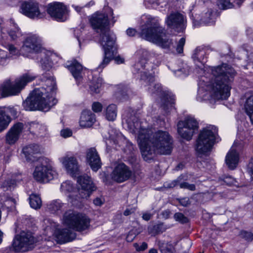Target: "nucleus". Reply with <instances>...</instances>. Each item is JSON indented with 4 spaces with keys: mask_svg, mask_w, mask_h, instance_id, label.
Segmentation results:
<instances>
[{
    "mask_svg": "<svg viewBox=\"0 0 253 253\" xmlns=\"http://www.w3.org/2000/svg\"><path fill=\"white\" fill-rule=\"evenodd\" d=\"M240 236L241 238L247 242H251L253 240V234L250 232L242 231L240 233Z\"/></svg>",
    "mask_w": 253,
    "mask_h": 253,
    "instance_id": "nucleus-45",
    "label": "nucleus"
},
{
    "mask_svg": "<svg viewBox=\"0 0 253 253\" xmlns=\"http://www.w3.org/2000/svg\"><path fill=\"white\" fill-rule=\"evenodd\" d=\"M135 238V236H132L131 232H130L127 235L126 239L128 242H131Z\"/></svg>",
    "mask_w": 253,
    "mask_h": 253,
    "instance_id": "nucleus-62",
    "label": "nucleus"
},
{
    "mask_svg": "<svg viewBox=\"0 0 253 253\" xmlns=\"http://www.w3.org/2000/svg\"><path fill=\"white\" fill-rule=\"evenodd\" d=\"M198 128V123L192 117H188L184 121H180L177 124V131L181 137L190 140Z\"/></svg>",
    "mask_w": 253,
    "mask_h": 253,
    "instance_id": "nucleus-12",
    "label": "nucleus"
},
{
    "mask_svg": "<svg viewBox=\"0 0 253 253\" xmlns=\"http://www.w3.org/2000/svg\"><path fill=\"white\" fill-rule=\"evenodd\" d=\"M61 135L64 137L67 138L71 136L72 135V131L69 129H62L60 132Z\"/></svg>",
    "mask_w": 253,
    "mask_h": 253,
    "instance_id": "nucleus-52",
    "label": "nucleus"
},
{
    "mask_svg": "<svg viewBox=\"0 0 253 253\" xmlns=\"http://www.w3.org/2000/svg\"><path fill=\"white\" fill-rule=\"evenodd\" d=\"M6 22H7V21ZM6 23H6V26H8L9 25H6ZM5 24V23L4 19L2 18H0V33H1V38L2 40H3L4 35H5V33L4 31V27L3 26V25H4Z\"/></svg>",
    "mask_w": 253,
    "mask_h": 253,
    "instance_id": "nucleus-51",
    "label": "nucleus"
},
{
    "mask_svg": "<svg viewBox=\"0 0 253 253\" xmlns=\"http://www.w3.org/2000/svg\"><path fill=\"white\" fill-rule=\"evenodd\" d=\"M180 203L181 205L186 207L190 204L189 199L187 198L181 199L180 200Z\"/></svg>",
    "mask_w": 253,
    "mask_h": 253,
    "instance_id": "nucleus-61",
    "label": "nucleus"
},
{
    "mask_svg": "<svg viewBox=\"0 0 253 253\" xmlns=\"http://www.w3.org/2000/svg\"><path fill=\"white\" fill-rule=\"evenodd\" d=\"M10 121V117L4 111L0 110V132L7 128Z\"/></svg>",
    "mask_w": 253,
    "mask_h": 253,
    "instance_id": "nucleus-32",
    "label": "nucleus"
},
{
    "mask_svg": "<svg viewBox=\"0 0 253 253\" xmlns=\"http://www.w3.org/2000/svg\"><path fill=\"white\" fill-rule=\"evenodd\" d=\"M141 80H144L146 82L151 83H153V82L154 81V77L150 74L147 75L146 72H144L141 74Z\"/></svg>",
    "mask_w": 253,
    "mask_h": 253,
    "instance_id": "nucleus-47",
    "label": "nucleus"
},
{
    "mask_svg": "<svg viewBox=\"0 0 253 253\" xmlns=\"http://www.w3.org/2000/svg\"><path fill=\"white\" fill-rule=\"evenodd\" d=\"M225 162L228 167L231 169H233L237 167L239 162V154L233 147L227 154Z\"/></svg>",
    "mask_w": 253,
    "mask_h": 253,
    "instance_id": "nucleus-26",
    "label": "nucleus"
},
{
    "mask_svg": "<svg viewBox=\"0 0 253 253\" xmlns=\"http://www.w3.org/2000/svg\"><path fill=\"white\" fill-rule=\"evenodd\" d=\"M126 33L129 37H133L136 34L137 31L134 29L129 28L126 30Z\"/></svg>",
    "mask_w": 253,
    "mask_h": 253,
    "instance_id": "nucleus-57",
    "label": "nucleus"
},
{
    "mask_svg": "<svg viewBox=\"0 0 253 253\" xmlns=\"http://www.w3.org/2000/svg\"><path fill=\"white\" fill-rule=\"evenodd\" d=\"M129 131L137 135V141L142 156L146 161L151 160L156 154L169 155L172 149V138L168 132L158 130L153 133L146 128L135 117L127 121Z\"/></svg>",
    "mask_w": 253,
    "mask_h": 253,
    "instance_id": "nucleus-1",
    "label": "nucleus"
},
{
    "mask_svg": "<svg viewBox=\"0 0 253 253\" xmlns=\"http://www.w3.org/2000/svg\"><path fill=\"white\" fill-rule=\"evenodd\" d=\"M217 131V128L213 126H207L201 131L196 145V150L199 155L206 154L211 151Z\"/></svg>",
    "mask_w": 253,
    "mask_h": 253,
    "instance_id": "nucleus-6",
    "label": "nucleus"
},
{
    "mask_svg": "<svg viewBox=\"0 0 253 253\" xmlns=\"http://www.w3.org/2000/svg\"><path fill=\"white\" fill-rule=\"evenodd\" d=\"M59 161L67 172L73 176H76L79 172L80 166L76 157L66 155L59 158Z\"/></svg>",
    "mask_w": 253,
    "mask_h": 253,
    "instance_id": "nucleus-19",
    "label": "nucleus"
},
{
    "mask_svg": "<svg viewBox=\"0 0 253 253\" xmlns=\"http://www.w3.org/2000/svg\"><path fill=\"white\" fill-rule=\"evenodd\" d=\"M90 23L92 27L97 32L100 33V40L105 38L106 40V37H113L116 39L115 36L111 33L108 28V17L104 13H96L94 14L90 19Z\"/></svg>",
    "mask_w": 253,
    "mask_h": 253,
    "instance_id": "nucleus-10",
    "label": "nucleus"
},
{
    "mask_svg": "<svg viewBox=\"0 0 253 253\" xmlns=\"http://www.w3.org/2000/svg\"><path fill=\"white\" fill-rule=\"evenodd\" d=\"M65 67L71 72L77 81H80L81 80L83 67L76 60L67 61L65 64Z\"/></svg>",
    "mask_w": 253,
    "mask_h": 253,
    "instance_id": "nucleus-24",
    "label": "nucleus"
},
{
    "mask_svg": "<svg viewBox=\"0 0 253 253\" xmlns=\"http://www.w3.org/2000/svg\"><path fill=\"white\" fill-rule=\"evenodd\" d=\"M44 222L46 224V229H51L52 228L55 227L56 226V223L51 221L49 219H45Z\"/></svg>",
    "mask_w": 253,
    "mask_h": 253,
    "instance_id": "nucleus-53",
    "label": "nucleus"
},
{
    "mask_svg": "<svg viewBox=\"0 0 253 253\" xmlns=\"http://www.w3.org/2000/svg\"><path fill=\"white\" fill-rule=\"evenodd\" d=\"M30 205L32 208L34 209H40L42 205V202L39 196L36 194H32L29 197Z\"/></svg>",
    "mask_w": 253,
    "mask_h": 253,
    "instance_id": "nucleus-35",
    "label": "nucleus"
},
{
    "mask_svg": "<svg viewBox=\"0 0 253 253\" xmlns=\"http://www.w3.org/2000/svg\"><path fill=\"white\" fill-rule=\"evenodd\" d=\"M132 172L130 168L124 163L118 164L114 168L112 173V179L118 183L123 182L132 176Z\"/></svg>",
    "mask_w": 253,
    "mask_h": 253,
    "instance_id": "nucleus-18",
    "label": "nucleus"
},
{
    "mask_svg": "<svg viewBox=\"0 0 253 253\" xmlns=\"http://www.w3.org/2000/svg\"><path fill=\"white\" fill-rule=\"evenodd\" d=\"M78 190L80 197L84 199L89 197L95 188L91 178L86 174L77 177Z\"/></svg>",
    "mask_w": 253,
    "mask_h": 253,
    "instance_id": "nucleus-14",
    "label": "nucleus"
},
{
    "mask_svg": "<svg viewBox=\"0 0 253 253\" xmlns=\"http://www.w3.org/2000/svg\"><path fill=\"white\" fill-rule=\"evenodd\" d=\"M62 222L70 228L83 231L89 227L90 219L85 214L68 210L64 213Z\"/></svg>",
    "mask_w": 253,
    "mask_h": 253,
    "instance_id": "nucleus-7",
    "label": "nucleus"
},
{
    "mask_svg": "<svg viewBox=\"0 0 253 253\" xmlns=\"http://www.w3.org/2000/svg\"><path fill=\"white\" fill-rule=\"evenodd\" d=\"M93 203L96 206H101L103 204V201L100 198H96L93 200Z\"/></svg>",
    "mask_w": 253,
    "mask_h": 253,
    "instance_id": "nucleus-60",
    "label": "nucleus"
},
{
    "mask_svg": "<svg viewBox=\"0 0 253 253\" xmlns=\"http://www.w3.org/2000/svg\"><path fill=\"white\" fill-rule=\"evenodd\" d=\"M36 77V75L28 72L17 78L13 84L11 83L10 79H6L0 86V92L2 97L17 95L27 83L32 82Z\"/></svg>",
    "mask_w": 253,
    "mask_h": 253,
    "instance_id": "nucleus-5",
    "label": "nucleus"
},
{
    "mask_svg": "<svg viewBox=\"0 0 253 253\" xmlns=\"http://www.w3.org/2000/svg\"><path fill=\"white\" fill-rule=\"evenodd\" d=\"M6 23V25H10L11 27L9 28L8 33L12 40H15L21 36L22 34L20 29L18 28L13 20L11 19L7 21Z\"/></svg>",
    "mask_w": 253,
    "mask_h": 253,
    "instance_id": "nucleus-30",
    "label": "nucleus"
},
{
    "mask_svg": "<svg viewBox=\"0 0 253 253\" xmlns=\"http://www.w3.org/2000/svg\"><path fill=\"white\" fill-rule=\"evenodd\" d=\"M136 210L135 207H129L127 208L124 212V215L125 216H128L135 212Z\"/></svg>",
    "mask_w": 253,
    "mask_h": 253,
    "instance_id": "nucleus-55",
    "label": "nucleus"
},
{
    "mask_svg": "<svg viewBox=\"0 0 253 253\" xmlns=\"http://www.w3.org/2000/svg\"><path fill=\"white\" fill-rule=\"evenodd\" d=\"M139 36L163 48L168 49L172 44V41L167 37L165 29L157 21L147 22L141 26Z\"/></svg>",
    "mask_w": 253,
    "mask_h": 253,
    "instance_id": "nucleus-4",
    "label": "nucleus"
},
{
    "mask_svg": "<svg viewBox=\"0 0 253 253\" xmlns=\"http://www.w3.org/2000/svg\"><path fill=\"white\" fill-rule=\"evenodd\" d=\"M184 179V176L180 175L177 178L171 181L168 185L169 188H173L178 185H179L180 188L187 189L191 191H194L196 189L195 185L193 184H189L188 182H180Z\"/></svg>",
    "mask_w": 253,
    "mask_h": 253,
    "instance_id": "nucleus-28",
    "label": "nucleus"
},
{
    "mask_svg": "<svg viewBox=\"0 0 253 253\" xmlns=\"http://www.w3.org/2000/svg\"><path fill=\"white\" fill-rule=\"evenodd\" d=\"M33 176L38 182H47L57 176V172L53 169L52 162L47 158H43L36 166Z\"/></svg>",
    "mask_w": 253,
    "mask_h": 253,
    "instance_id": "nucleus-8",
    "label": "nucleus"
},
{
    "mask_svg": "<svg viewBox=\"0 0 253 253\" xmlns=\"http://www.w3.org/2000/svg\"><path fill=\"white\" fill-rule=\"evenodd\" d=\"M244 107L247 114L253 111V95L247 99Z\"/></svg>",
    "mask_w": 253,
    "mask_h": 253,
    "instance_id": "nucleus-43",
    "label": "nucleus"
},
{
    "mask_svg": "<svg viewBox=\"0 0 253 253\" xmlns=\"http://www.w3.org/2000/svg\"><path fill=\"white\" fill-rule=\"evenodd\" d=\"M42 49V40L41 37L37 34L27 35L23 42L20 51L24 54L29 53H38Z\"/></svg>",
    "mask_w": 253,
    "mask_h": 253,
    "instance_id": "nucleus-11",
    "label": "nucleus"
},
{
    "mask_svg": "<svg viewBox=\"0 0 253 253\" xmlns=\"http://www.w3.org/2000/svg\"><path fill=\"white\" fill-rule=\"evenodd\" d=\"M36 242L31 232L23 231L15 236L9 249L15 252H25L33 249Z\"/></svg>",
    "mask_w": 253,
    "mask_h": 253,
    "instance_id": "nucleus-9",
    "label": "nucleus"
},
{
    "mask_svg": "<svg viewBox=\"0 0 253 253\" xmlns=\"http://www.w3.org/2000/svg\"><path fill=\"white\" fill-rule=\"evenodd\" d=\"M102 108V105L100 102H94L92 104V109L95 113L101 112Z\"/></svg>",
    "mask_w": 253,
    "mask_h": 253,
    "instance_id": "nucleus-49",
    "label": "nucleus"
},
{
    "mask_svg": "<svg viewBox=\"0 0 253 253\" xmlns=\"http://www.w3.org/2000/svg\"><path fill=\"white\" fill-rule=\"evenodd\" d=\"M217 5L219 8L221 9H226L232 8L233 4L229 0H218Z\"/></svg>",
    "mask_w": 253,
    "mask_h": 253,
    "instance_id": "nucleus-42",
    "label": "nucleus"
},
{
    "mask_svg": "<svg viewBox=\"0 0 253 253\" xmlns=\"http://www.w3.org/2000/svg\"><path fill=\"white\" fill-rule=\"evenodd\" d=\"M29 129L31 133L39 135L42 133L44 128L38 123L32 122L29 124Z\"/></svg>",
    "mask_w": 253,
    "mask_h": 253,
    "instance_id": "nucleus-36",
    "label": "nucleus"
},
{
    "mask_svg": "<svg viewBox=\"0 0 253 253\" xmlns=\"http://www.w3.org/2000/svg\"><path fill=\"white\" fill-rule=\"evenodd\" d=\"M74 196L72 194H69L68 196V201L71 203L73 205H77L78 202L79 201V197H74Z\"/></svg>",
    "mask_w": 253,
    "mask_h": 253,
    "instance_id": "nucleus-54",
    "label": "nucleus"
},
{
    "mask_svg": "<svg viewBox=\"0 0 253 253\" xmlns=\"http://www.w3.org/2000/svg\"><path fill=\"white\" fill-rule=\"evenodd\" d=\"M9 56L7 52L0 49V66L7 64Z\"/></svg>",
    "mask_w": 253,
    "mask_h": 253,
    "instance_id": "nucleus-44",
    "label": "nucleus"
},
{
    "mask_svg": "<svg viewBox=\"0 0 253 253\" xmlns=\"http://www.w3.org/2000/svg\"><path fill=\"white\" fill-rule=\"evenodd\" d=\"M60 189L62 192L67 193L72 192L75 188L71 181H66L61 184Z\"/></svg>",
    "mask_w": 253,
    "mask_h": 253,
    "instance_id": "nucleus-39",
    "label": "nucleus"
},
{
    "mask_svg": "<svg viewBox=\"0 0 253 253\" xmlns=\"http://www.w3.org/2000/svg\"><path fill=\"white\" fill-rule=\"evenodd\" d=\"M96 121L95 115L90 110H84L81 115L80 126L83 128L91 126Z\"/></svg>",
    "mask_w": 253,
    "mask_h": 253,
    "instance_id": "nucleus-25",
    "label": "nucleus"
},
{
    "mask_svg": "<svg viewBox=\"0 0 253 253\" xmlns=\"http://www.w3.org/2000/svg\"><path fill=\"white\" fill-rule=\"evenodd\" d=\"M16 178L13 177L11 179H7L4 181L2 183V187L5 188L6 190H11L16 185L17 182H19L22 179V175L18 174Z\"/></svg>",
    "mask_w": 253,
    "mask_h": 253,
    "instance_id": "nucleus-34",
    "label": "nucleus"
},
{
    "mask_svg": "<svg viewBox=\"0 0 253 253\" xmlns=\"http://www.w3.org/2000/svg\"><path fill=\"white\" fill-rule=\"evenodd\" d=\"M21 12L31 19H42L45 17V12L40 11L39 4L33 1L24 2L21 5Z\"/></svg>",
    "mask_w": 253,
    "mask_h": 253,
    "instance_id": "nucleus-15",
    "label": "nucleus"
},
{
    "mask_svg": "<svg viewBox=\"0 0 253 253\" xmlns=\"http://www.w3.org/2000/svg\"><path fill=\"white\" fill-rule=\"evenodd\" d=\"M211 14H212V13H211V11H209V12H207V13L205 14V15H206L205 17H203V18H202V20H203V21L204 22H205V23H207V24H209V23H211V21H210V20H211L212 18H210V19H207V18H206V17H208V18L211 17Z\"/></svg>",
    "mask_w": 253,
    "mask_h": 253,
    "instance_id": "nucleus-56",
    "label": "nucleus"
},
{
    "mask_svg": "<svg viewBox=\"0 0 253 253\" xmlns=\"http://www.w3.org/2000/svg\"><path fill=\"white\" fill-rule=\"evenodd\" d=\"M248 171L251 172L253 171V159H252L251 162L248 164Z\"/></svg>",
    "mask_w": 253,
    "mask_h": 253,
    "instance_id": "nucleus-63",
    "label": "nucleus"
},
{
    "mask_svg": "<svg viewBox=\"0 0 253 253\" xmlns=\"http://www.w3.org/2000/svg\"><path fill=\"white\" fill-rule=\"evenodd\" d=\"M205 52L202 47H197L194 51L192 57L194 60L202 62L204 58Z\"/></svg>",
    "mask_w": 253,
    "mask_h": 253,
    "instance_id": "nucleus-38",
    "label": "nucleus"
},
{
    "mask_svg": "<svg viewBox=\"0 0 253 253\" xmlns=\"http://www.w3.org/2000/svg\"><path fill=\"white\" fill-rule=\"evenodd\" d=\"M166 22L169 27L175 29L178 32L184 28V16L178 12L171 13L167 18Z\"/></svg>",
    "mask_w": 253,
    "mask_h": 253,
    "instance_id": "nucleus-22",
    "label": "nucleus"
},
{
    "mask_svg": "<svg viewBox=\"0 0 253 253\" xmlns=\"http://www.w3.org/2000/svg\"><path fill=\"white\" fill-rule=\"evenodd\" d=\"M86 161L94 171H96L101 168L100 158L96 149L94 147L90 148L86 150Z\"/></svg>",
    "mask_w": 253,
    "mask_h": 253,
    "instance_id": "nucleus-20",
    "label": "nucleus"
},
{
    "mask_svg": "<svg viewBox=\"0 0 253 253\" xmlns=\"http://www.w3.org/2000/svg\"><path fill=\"white\" fill-rule=\"evenodd\" d=\"M138 54L140 55L141 58L145 60H153L158 56V54L154 51H149L145 49H140L138 51Z\"/></svg>",
    "mask_w": 253,
    "mask_h": 253,
    "instance_id": "nucleus-33",
    "label": "nucleus"
},
{
    "mask_svg": "<svg viewBox=\"0 0 253 253\" xmlns=\"http://www.w3.org/2000/svg\"><path fill=\"white\" fill-rule=\"evenodd\" d=\"M174 218L176 220L182 223H186L188 221V218L182 213L177 212L174 214Z\"/></svg>",
    "mask_w": 253,
    "mask_h": 253,
    "instance_id": "nucleus-46",
    "label": "nucleus"
},
{
    "mask_svg": "<svg viewBox=\"0 0 253 253\" xmlns=\"http://www.w3.org/2000/svg\"><path fill=\"white\" fill-rule=\"evenodd\" d=\"M103 83L102 78H99L94 80L90 85V89L92 93H98L100 91Z\"/></svg>",
    "mask_w": 253,
    "mask_h": 253,
    "instance_id": "nucleus-37",
    "label": "nucleus"
},
{
    "mask_svg": "<svg viewBox=\"0 0 253 253\" xmlns=\"http://www.w3.org/2000/svg\"><path fill=\"white\" fill-rule=\"evenodd\" d=\"M72 7L75 9V10L77 11L78 12H80L81 11L82 9V7H81V6H79L78 5H72Z\"/></svg>",
    "mask_w": 253,
    "mask_h": 253,
    "instance_id": "nucleus-64",
    "label": "nucleus"
},
{
    "mask_svg": "<svg viewBox=\"0 0 253 253\" xmlns=\"http://www.w3.org/2000/svg\"><path fill=\"white\" fill-rule=\"evenodd\" d=\"M24 129V124L22 123L15 124L8 131L5 140L8 144H14L19 138Z\"/></svg>",
    "mask_w": 253,
    "mask_h": 253,
    "instance_id": "nucleus-21",
    "label": "nucleus"
},
{
    "mask_svg": "<svg viewBox=\"0 0 253 253\" xmlns=\"http://www.w3.org/2000/svg\"><path fill=\"white\" fill-rule=\"evenodd\" d=\"M117 115V108L116 105L112 104L109 105L105 110L106 118L110 121H114Z\"/></svg>",
    "mask_w": 253,
    "mask_h": 253,
    "instance_id": "nucleus-31",
    "label": "nucleus"
},
{
    "mask_svg": "<svg viewBox=\"0 0 253 253\" xmlns=\"http://www.w3.org/2000/svg\"><path fill=\"white\" fill-rule=\"evenodd\" d=\"M66 204L60 200H53L47 205V209L52 213L58 214L66 208Z\"/></svg>",
    "mask_w": 253,
    "mask_h": 253,
    "instance_id": "nucleus-27",
    "label": "nucleus"
},
{
    "mask_svg": "<svg viewBox=\"0 0 253 253\" xmlns=\"http://www.w3.org/2000/svg\"><path fill=\"white\" fill-rule=\"evenodd\" d=\"M185 43V39L184 38H181L177 43L176 46V51L178 53H181L183 51V46Z\"/></svg>",
    "mask_w": 253,
    "mask_h": 253,
    "instance_id": "nucleus-48",
    "label": "nucleus"
},
{
    "mask_svg": "<svg viewBox=\"0 0 253 253\" xmlns=\"http://www.w3.org/2000/svg\"><path fill=\"white\" fill-rule=\"evenodd\" d=\"M152 215L153 214H152L150 212H146L143 214L142 217L144 220L146 221H148L151 219Z\"/></svg>",
    "mask_w": 253,
    "mask_h": 253,
    "instance_id": "nucleus-58",
    "label": "nucleus"
},
{
    "mask_svg": "<svg viewBox=\"0 0 253 253\" xmlns=\"http://www.w3.org/2000/svg\"><path fill=\"white\" fill-rule=\"evenodd\" d=\"M115 62L118 64H122L124 63L125 62V59L123 57L120 56H117L114 58Z\"/></svg>",
    "mask_w": 253,
    "mask_h": 253,
    "instance_id": "nucleus-59",
    "label": "nucleus"
},
{
    "mask_svg": "<svg viewBox=\"0 0 253 253\" xmlns=\"http://www.w3.org/2000/svg\"><path fill=\"white\" fill-rule=\"evenodd\" d=\"M23 152L27 160L34 161L35 159H32L31 157L34 154L40 153L41 149L39 146L37 144H30L25 147L23 149Z\"/></svg>",
    "mask_w": 253,
    "mask_h": 253,
    "instance_id": "nucleus-29",
    "label": "nucleus"
},
{
    "mask_svg": "<svg viewBox=\"0 0 253 253\" xmlns=\"http://www.w3.org/2000/svg\"><path fill=\"white\" fill-rule=\"evenodd\" d=\"M150 86L148 90L151 93H162L161 106L165 111L169 112V110L172 109L174 104V96L163 91L162 92L161 84H159L150 85Z\"/></svg>",
    "mask_w": 253,
    "mask_h": 253,
    "instance_id": "nucleus-16",
    "label": "nucleus"
},
{
    "mask_svg": "<svg viewBox=\"0 0 253 253\" xmlns=\"http://www.w3.org/2000/svg\"><path fill=\"white\" fill-rule=\"evenodd\" d=\"M1 43L3 46L8 50L10 54L15 55L18 54V49L13 44L7 43L3 41L1 42Z\"/></svg>",
    "mask_w": 253,
    "mask_h": 253,
    "instance_id": "nucleus-41",
    "label": "nucleus"
},
{
    "mask_svg": "<svg viewBox=\"0 0 253 253\" xmlns=\"http://www.w3.org/2000/svg\"><path fill=\"white\" fill-rule=\"evenodd\" d=\"M47 13L57 21L63 22L67 19V10L62 3L54 2L48 5Z\"/></svg>",
    "mask_w": 253,
    "mask_h": 253,
    "instance_id": "nucleus-17",
    "label": "nucleus"
},
{
    "mask_svg": "<svg viewBox=\"0 0 253 253\" xmlns=\"http://www.w3.org/2000/svg\"><path fill=\"white\" fill-rule=\"evenodd\" d=\"M213 78L205 85L201 84L198 91L197 100H209L211 97L215 99H226L230 94V83L235 74V70L226 64L213 67Z\"/></svg>",
    "mask_w": 253,
    "mask_h": 253,
    "instance_id": "nucleus-2",
    "label": "nucleus"
},
{
    "mask_svg": "<svg viewBox=\"0 0 253 253\" xmlns=\"http://www.w3.org/2000/svg\"><path fill=\"white\" fill-rule=\"evenodd\" d=\"M41 66L43 70L49 71L51 68L52 64L50 61L49 58L45 54L40 61Z\"/></svg>",
    "mask_w": 253,
    "mask_h": 253,
    "instance_id": "nucleus-40",
    "label": "nucleus"
},
{
    "mask_svg": "<svg viewBox=\"0 0 253 253\" xmlns=\"http://www.w3.org/2000/svg\"><path fill=\"white\" fill-rule=\"evenodd\" d=\"M101 40L100 42L104 49V56L102 61L97 67L98 69H104L113 58L114 51V47L115 42V38L113 37H106Z\"/></svg>",
    "mask_w": 253,
    "mask_h": 253,
    "instance_id": "nucleus-13",
    "label": "nucleus"
},
{
    "mask_svg": "<svg viewBox=\"0 0 253 253\" xmlns=\"http://www.w3.org/2000/svg\"><path fill=\"white\" fill-rule=\"evenodd\" d=\"M134 247L137 251H143L147 248L148 246L146 243L143 242L140 246L137 243H135L134 244Z\"/></svg>",
    "mask_w": 253,
    "mask_h": 253,
    "instance_id": "nucleus-50",
    "label": "nucleus"
},
{
    "mask_svg": "<svg viewBox=\"0 0 253 253\" xmlns=\"http://www.w3.org/2000/svg\"><path fill=\"white\" fill-rule=\"evenodd\" d=\"M42 81L44 82L43 86L35 88L23 102L26 110L46 112L57 103V101L54 97L55 82L53 78L43 75Z\"/></svg>",
    "mask_w": 253,
    "mask_h": 253,
    "instance_id": "nucleus-3",
    "label": "nucleus"
},
{
    "mask_svg": "<svg viewBox=\"0 0 253 253\" xmlns=\"http://www.w3.org/2000/svg\"><path fill=\"white\" fill-rule=\"evenodd\" d=\"M53 234L56 241L59 244L71 242L76 238V233L68 229H56Z\"/></svg>",
    "mask_w": 253,
    "mask_h": 253,
    "instance_id": "nucleus-23",
    "label": "nucleus"
}]
</instances>
